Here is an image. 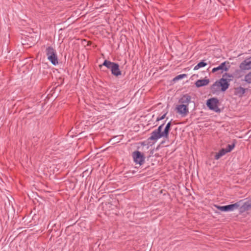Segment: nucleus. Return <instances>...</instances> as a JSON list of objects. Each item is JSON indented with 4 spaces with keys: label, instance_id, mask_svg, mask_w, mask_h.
<instances>
[{
    "label": "nucleus",
    "instance_id": "dca6fc26",
    "mask_svg": "<svg viewBox=\"0 0 251 251\" xmlns=\"http://www.w3.org/2000/svg\"><path fill=\"white\" fill-rule=\"evenodd\" d=\"M245 81L249 83H251V72L245 76Z\"/></svg>",
    "mask_w": 251,
    "mask_h": 251
},
{
    "label": "nucleus",
    "instance_id": "7ed1b4c3",
    "mask_svg": "<svg viewBox=\"0 0 251 251\" xmlns=\"http://www.w3.org/2000/svg\"><path fill=\"white\" fill-rule=\"evenodd\" d=\"M46 54L48 59L54 65H56L58 64L57 55L56 50L51 47H48L46 49Z\"/></svg>",
    "mask_w": 251,
    "mask_h": 251
},
{
    "label": "nucleus",
    "instance_id": "20e7f679",
    "mask_svg": "<svg viewBox=\"0 0 251 251\" xmlns=\"http://www.w3.org/2000/svg\"><path fill=\"white\" fill-rule=\"evenodd\" d=\"M226 75H224L223 77L219 81H216L212 85L213 90L216 91L220 88L222 91H225L229 87V84L226 78H225Z\"/></svg>",
    "mask_w": 251,
    "mask_h": 251
},
{
    "label": "nucleus",
    "instance_id": "1a4fd4ad",
    "mask_svg": "<svg viewBox=\"0 0 251 251\" xmlns=\"http://www.w3.org/2000/svg\"><path fill=\"white\" fill-rule=\"evenodd\" d=\"M177 113H179L181 116L185 117L189 113V108L187 106L183 104H178L176 107Z\"/></svg>",
    "mask_w": 251,
    "mask_h": 251
},
{
    "label": "nucleus",
    "instance_id": "0eeeda50",
    "mask_svg": "<svg viewBox=\"0 0 251 251\" xmlns=\"http://www.w3.org/2000/svg\"><path fill=\"white\" fill-rule=\"evenodd\" d=\"M229 63L227 61H225L222 63L218 67L213 68L212 72L215 73L217 71H220V73H223L225 71H227L229 69Z\"/></svg>",
    "mask_w": 251,
    "mask_h": 251
},
{
    "label": "nucleus",
    "instance_id": "6e6552de",
    "mask_svg": "<svg viewBox=\"0 0 251 251\" xmlns=\"http://www.w3.org/2000/svg\"><path fill=\"white\" fill-rule=\"evenodd\" d=\"M239 205L237 203L232 204H229L225 206H218L216 205V208L221 211H231L234 209H237Z\"/></svg>",
    "mask_w": 251,
    "mask_h": 251
},
{
    "label": "nucleus",
    "instance_id": "6ab92c4d",
    "mask_svg": "<svg viewBox=\"0 0 251 251\" xmlns=\"http://www.w3.org/2000/svg\"><path fill=\"white\" fill-rule=\"evenodd\" d=\"M166 114H167V113H164V114H163L162 116L158 117L157 118V119H156V121H160V120H162L164 119L165 118V116H166Z\"/></svg>",
    "mask_w": 251,
    "mask_h": 251
},
{
    "label": "nucleus",
    "instance_id": "a211bd4d",
    "mask_svg": "<svg viewBox=\"0 0 251 251\" xmlns=\"http://www.w3.org/2000/svg\"><path fill=\"white\" fill-rule=\"evenodd\" d=\"M186 76V74H181V75H177L175 78L174 79L175 80H179V79H182L185 77Z\"/></svg>",
    "mask_w": 251,
    "mask_h": 251
},
{
    "label": "nucleus",
    "instance_id": "f3484780",
    "mask_svg": "<svg viewBox=\"0 0 251 251\" xmlns=\"http://www.w3.org/2000/svg\"><path fill=\"white\" fill-rule=\"evenodd\" d=\"M234 147H235L234 144L228 145L226 149L227 152H229L231 151L233 149Z\"/></svg>",
    "mask_w": 251,
    "mask_h": 251
},
{
    "label": "nucleus",
    "instance_id": "423d86ee",
    "mask_svg": "<svg viewBox=\"0 0 251 251\" xmlns=\"http://www.w3.org/2000/svg\"><path fill=\"white\" fill-rule=\"evenodd\" d=\"M219 101L216 98H211L207 101V105L210 109L215 112L220 111L218 104Z\"/></svg>",
    "mask_w": 251,
    "mask_h": 251
},
{
    "label": "nucleus",
    "instance_id": "2eb2a0df",
    "mask_svg": "<svg viewBox=\"0 0 251 251\" xmlns=\"http://www.w3.org/2000/svg\"><path fill=\"white\" fill-rule=\"evenodd\" d=\"M207 65V63L204 62V61H202L199 63L197 65H196L194 68V70H197L201 68L205 67Z\"/></svg>",
    "mask_w": 251,
    "mask_h": 251
},
{
    "label": "nucleus",
    "instance_id": "9d476101",
    "mask_svg": "<svg viewBox=\"0 0 251 251\" xmlns=\"http://www.w3.org/2000/svg\"><path fill=\"white\" fill-rule=\"evenodd\" d=\"M191 97L188 94L183 95L179 100L178 102L180 104H183L188 107L189 104L191 102Z\"/></svg>",
    "mask_w": 251,
    "mask_h": 251
},
{
    "label": "nucleus",
    "instance_id": "ddd939ff",
    "mask_svg": "<svg viewBox=\"0 0 251 251\" xmlns=\"http://www.w3.org/2000/svg\"><path fill=\"white\" fill-rule=\"evenodd\" d=\"M245 92V89L241 87H239L235 88L234 93L235 95H236L239 97H241L243 96V95H244Z\"/></svg>",
    "mask_w": 251,
    "mask_h": 251
},
{
    "label": "nucleus",
    "instance_id": "4468645a",
    "mask_svg": "<svg viewBox=\"0 0 251 251\" xmlns=\"http://www.w3.org/2000/svg\"><path fill=\"white\" fill-rule=\"evenodd\" d=\"M226 153H227V152L226 149H222L218 152L216 153L215 155V159L218 160Z\"/></svg>",
    "mask_w": 251,
    "mask_h": 251
},
{
    "label": "nucleus",
    "instance_id": "39448f33",
    "mask_svg": "<svg viewBox=\"0 0 251 251\" xmlns=\"http://www.w3.org/2000/svg\"><path fill=\"white\" fill-rule=\"evenodd\" d=\"M132 157L134 161L136 164H138L141 165L143 164L145 161V157L141 152L139 151H135L132 153Z\"/></svg>",
    "mask_w": 251,
    "mask_h": 251
},
{
    "label": "nucleus",
    "instance_id": "f03ea898",
    "mask_svg": "<svg viewBox=\"0 0 251 251\" xmlns=\"http://www.w3.org/2000/svg\"><path fill=\"white\" fill-rule=\"evenodd\" d=\"M102 66H104L110 69L112 74L115 76H118L122 74L117 63L105 60L102 65H100V67L101 68Z\"/></svg>",
    "mask_w": 251,
    "mask_h": 251
},
{
    "label": "nucleus",
    "instance_id": "aec40b11",
    "mask_svg": "<svg viewBox=\"0 0 251 251\" xmlns=\"http://www.w3.org/2000/svg\"><path fill=\"white\" fill-rule=\"evenodd\" d=\"M245 205L247 207H251V199L246 202Z\"/></svg>",
    "mask_w": 251,
    "mask_h": 251
},
{
    "label": "nucleus",
    "instance_id": "f257e3e1",
    "mask_svg": "<svg viewBox=\"0 0 251 251\" xmlns=\"http://www.w3.org/2000/svg\"><path fill=\"white\" fill-rule=\"evenodd\" d=\"M164 126V124L161 125L157 129L153 131L149 138V140L154 141H156L158 139L161 137H164L166 138H168L169 132L170 130V127L171 126V122H169L166 126L164 130L161 132L162 127Z\"/></svg>",
    "mask_w": 251,
    "mask_h": 251
},
{
    "label": "nucleus",
    "instance_id": "9b49d317",
    "mask_svg": "<svg viewBox=\"0 0 251 251\" xmlns=\"http://www.w3.org/2000/svg\"><path fill=\"white\" fill-rule=\"evenodd\" d=\"M242 70L251 69V58H247L240 64Z\"/></svg>",
    "mask_w": 251,
    "mask_h": 251
},
{
    "label": "nucleus",
    "instance_id": "f8f14e48",
    "mask_svg": "<svg viewBox=\"0 0 251 251\" xmlns=\"http://www.w3.org/2000/svg\"><path fill=\"white\" fill-rule=\"evenodd\" d=\"M209 82L208 79H199L196 82L195 85L196 87L199 88L208 85Z\"/></svg>",
    "mask_w": 251,
    "mask_h": 251
}]
</instances>
